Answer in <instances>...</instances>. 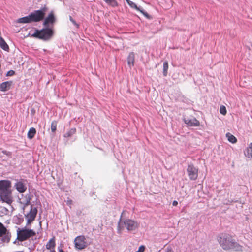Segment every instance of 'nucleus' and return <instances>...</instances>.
I'll return each instance as SVG.
<instances>
[{
    "instance_id": "1",
    "label": "nucleus",
    "mask_w": 252,
    "mask_h": 252,
    "mask_svg": "<svg viewBox=\"0 0 252 252\" xmlns=\"http://www.w3.org/2000/svg\"><path fill=\"white\" fill-rule=\"evenodd\" d=\"M217 241L223 250L242 252L243 246L240 245L231 235L227 233H221L218 236Z\"/></svg>"
},
{
    "instance_id": "2",
    "label": "nucleus",
    "mask_w": 252,
    "mask_h": 252,
    "mask_svg": "<svg viewBox=\"0 0 252 252\" xmlns=\"http://www.w3.org/2000/svg\"><path fill=\"white\" fill-rule=\"evenodd\" d=\"M0 201L9 205L13 202L11 182L9 180L0 181Z\"/></svg>"
},
{
    "instance_id": "3",
    "label": "nucleus",
    "mask_w": 252,
    "mask_h": 252,
    "mask_svg": "<svg viewBox=\"0 0 252 252\" xmlns=\"http://www.w3.org/2000/svg\"><path fill=\"white\" fill-rule=\"evenodd\" d=\"M36 232L34 230L27 228L25 227L22 228H18L17 230V240L23 242L26 241L31 237L35 236Z\"/></svg>"
},
{
    "instance_id": "4",
    "label": "nucleus",
    "mask_w": 252,
    "mask_h": 252,
    "mask_svg": "<svg viewBox=\"0 0 252 252\" xmlns=\"http://www.w3.org/2000/svg\"><path fill=\"white\" fill-rule=\"evenodd\" d=\"M53 35V31L49 28L43 29L41 30H36L31 37L44 40H49Z\"/></svg>"
},
{
    "instance_id": "5",
    "label": "nucleus",
    "mask_w": 252,
    "mask_h": 252,
    "mask_svg": "<svg viewBox=\"0 0 252 252\" xmlns=\"http://www.w3.org/2000/svg\"><path fill=\"white\" fill-rule=\"evenodd\" d=\"M45 9L35 10L29 14L31 21L32 22H37L42 21L45 15Z\"/></svg>"
},
{
    "instance_id": "6",
    "label": "nucleus",
    "mask_w": 252,
    "mask_h": 252,
    "mask_svg": "<svg viewBox=\"0 0 252 252\" xmlns=\"http://www.w3.org/2000/svg\"><path fill=\"white\" fill-rule=\"evenodd\" d=\"M75 248L81 250L85 249L88 246V243L84 235H79L76 237L74 240Z\"/></svg>"
},
{
    "instance_id": "7",
    "label": "nucleus",
    "mask_w": 252,
    "mask_h": 252,
    "mask_svg": "<svg viewBox=\"0 0 252 252\" xmlns=\"http://www.w3.org/2000/svg\"><path fill=\"white\" fill-rule=\"evenodd\" d=\"M0 237H2L3 242L9 243L10 241L11 234L5 226L0 222Z\"/></svg>"
},
{
    "instance_id": "8",
    "label": "nucleus",
    "mask_w": 252,
    "mask_h": 252,
    "mask_svg": "<svg viewBox=\"0 0 252 252\" xmlns=\"http://www.w3.org/2000/svg\"><path fill=\"white\" fill-rule=\"evenodd\" d=\"M187 173L191 180H195L198 177V169L192 164H189L187 167Z\"/></svg>"
},
{
    "instance_id": "9",
    "label": "nucleus",
    "mask_w": 252,
    "mask_h": 252,
    "mask_svg": "<svg viewBox=\"0 0 252 252\" xmlns=\"http://www.w3.org/2000/svg\"><path fill=\"white\" fill-rule=\"evenodd\" d=\"M37 213V209L36 207H31L30 211L28 213L25 217L27 219V225L28 226L35 220Z\"/></svg>"
},
{
    "instance_id": "10",
    "label": "nucleus",
    "mask_w": 252,
    "mask_h": 252,
    "mask_svg": "<svg viewBox=\"0 0 252 252\" xmlns=\"http://www.w3.org/2000/svg\"><path fill=\"white\" fill-rule=\"evenodd\" d=\"M123 224L124 226L128 231L134 230L138 227L137 223L134 220L130 219L126 220L124 221Z\"/></svg>"
},
{
    "instance_id": "11",
    "label": "nucleus",
    "mask_w": 252,
    "mask_h": 252,
    "mask_svg": "<svg viewBox=\"0 0 252 252\" xmlns=\"http://www.w3.org/2000/svg\"><path fill=\"white\" fill-rule=\"evenodd\" d=\"M14 187H15L16 190L19 193H24L26 191L27 189V187L23 182V180L21 179L20 181H18L15 184Z\"/></svg>"
},
{
    "instance_id": "12",
    "label": "nucleus",
    "mask_w": 252,
    "mask_h": 252,
    "mask_svg": "<svg viewBox=\"0 0 252 252\" xmlns=\"http://www.w3.org/2000/svg\"><path fill=\"white\" fill-rule=\"evenodd\" d=\"M126 1L131 8L135 9L136 10L140 11L146 18H150V16L149 15L147 12L145 11L144 10L140 9L139 7H137V5L135 3H134V2L129 0H126Z\"/></svg>"
},
{
    "instance_id": "13",
    "label": "nucleus",
    "mask_w": 252,
    "mask_h": 252,
    "mask_svg": "<svg viewBox=\"0 0 252 252\" xmlns=\"http://www.w3.org/2000/svg\"><path fill=\"white\" fill-rule=\"evenodd\" d=\"M46 249L49 250V252H56L55 251V237H53L51 238L46 245Z\"/></svg>"
},
{
    "instance_id": "14",
    "label": "nucleus",
    "mask_w": 252,
    "mask_h": 252,
    "mask_svg": "<svg viewBox=\"0 0 252 252\" xmlns=\"http://www.w3.org/2000/svg\"><path fill=\"white\" fill-rule=\"evenodd\" d=\"M184 122L187 125L190 126H197L200 125V122L195 118L191 119H185Z\"/></svg>"
},
{
    "instance_id": "15",
    "label": "nucleus",
    "mask_w": 252,
    "mask_h": 252,
    "mask_svg": "<svg viewBox=\"0 0 252 252\" xmlns=\"http://www.w3.org/2000/svg\"><path fill=\"white\" fill-rule=\"evenodd\" d=\"M12 81H9L4 82L0 85V90L2 92H6L9 90L12 85Z\"/></svg>"
},
{
    "instance_id": "16",
    "label": "nucleus",
    "mask_w": 252,
    "mask_h": 252,
    "mask_svg": "<svg viewBox=\"0 0 252 252\" xmlns=\"http://www.w3.org/2000/svg\"><path fill=\"white\" fill-rule=\"evenodd\" d=\"M55 19L54 14L51 13L49 14L48 16L45 19L44 22V25L47 26L49 23H53L55 22Z\"/></svg>"
},
{
    "instance_id": "17",
    "label": "nucleus",
    "mask_w": 252,
    "mask_h": 252,
    "mask_svg": "<svg viewBox=\"0 0 252 252\" xmlns=\"http://www.w3.org/2000/svg\"><path fill=\"white\" fill-rule=\"evenodd\" d=\"M17 22L22 24L32 23L29 15L19 18L17 19Z\"/></svg>"
},
{
    "instance_id": "18",
    "label": "nucleus",
    "mask_w": 252,
    "mask_h": 252,
    "mask_svg": "<svg viewBox=\"0 0 252 252\" xmlns=\"http://www.w3.org/2000/svg\"><path fill=\"white\" fill-rule=\"evenodd\" d=\"M226 136L228 140L233 143H236L237 142V138L233 135L232 134H231L229 132H228L226 134Z\"/></svg>"
},
{
    "instance_id": "19",
    "label": "nucleus",
    "mask_w": 252,
    "mask_h": 252,
    "mask_svg": "<svg viewBox=\"0 0 252 252\" xmlns=\"http://www.w3.org/2000/svg\"><path fill=\"white\" fill-rule=\"evenodd\" d=\"M36 131L35 128H34L33 127L29 129V130L28 132V134H27L28 137L30 139H32L34 137V136L36 134Z\"/></svg>"
},
{
    "instance_id": "20",
    "label": "nucleus",
    "mask_w": 252,
    "mask_h": 252,
    "mask_svg": "<svg viewBox=\"0 0 252 252\" xmlns=\"http://www.w3.org/2000/svg\"><path fill=\"white\" fill-rule=\"evenodd\" d=\"M134 54L133 52H131L129 54L127 58V62L129 65L132 64L133 65L134 63Z\"/></svg>"
},
{
    "instance_id": "21",
    "label": "nucleus",
    "mask_w": 252,
    "mask_h": 252,
    "mask_svg": "<svg viewBox=\"0 0 252 252\" xmlns=\"http://www.w3.org/2000/svg\"><path fill=\"white\" fill-rule=\"evenodd\" d=\"M0 46L5 51H8L9 49L8 45L1 37H0Z\"/></svg>"
},
{
    "instance_id": "22",
    "label": "nucleus",
    "mask_w": 252,
    "mask_h": 252,
    "mask_svg": "<svg viewBox=\"0 0 252 252\" xmlns=\"http://www.w3.org/2000/svg\"><path fill=\"white\" fill-rule=\"evenodd\" d=\"M76 131V128H73L70 129L68 131L66 132L64 135V137H71L72 135H73L75 133Z\"/></svg>"
},
{
    "instance_id": "23",
    "label": "nucleus",
    "mask_w": 252,
    "mask_h": 252,
    "mask_svg": "<svg viewBox=\"0 0 252 252\" xmlns=\"http://www.w3.org/2000/svg\"><path fill=\"white\" fill-rule=\"evenodd\" d=\"M57 121L54 120L52 122L51 124V130L53 133H55L57 129Z\"/></svg>"
},
{
    "instance_id": "24",
    "label": "nucleus",
    "mask_w": 252,
    "mask_h": 252,
    "mask_svg": "<svg viewBox=\"0 0 252 252\" xmlns=\"http://www.w3.org/2000/svg\"><path fill=\"white\" fill-rule=\"evenodd\" d=\"M105 2L108 4L111 5L113 7H116L118 6V3L116 0H104Z\"/></svg>"
},
{
    "instance_id": "25",
    "label": "nucleus",
    "mask_w": 252,
    "mask_h": 252,
    "mask_svg": "<svg viewBox=\"0 0 252 252\" xmlns=\"http://www.w3.org/2000/svg\"><path fill=\"white\" fill-rule=\"evenodd\" d=\"M247 156L248 157H252V142L249 145L247 149Z\"/></svg>"
},
{
    "instance_id": "26",
    "label": "nucleus",
    "mask_w": 252,
    "mask_h": 252,
    "mask_svg": "<svg viewBox=\"0 0 252 252\" xmlns=\"http://www.w3.org/2000/svg\"><path fill=\"white\" fill-rule=\"evenodd\" d=\"M168 69V63L167 62H165L163 63V75L165 76L167 75Z\"/></svg>"
},
{
    "instance_id": "27",
    "label": "nucleus",
    "mask_w": 252,
    "mask_h": 252,
    "mask_svg": "<svg viewBox=\"0 0 252 252\" xmlns=\"http://www.w3.org/2000/svg\"><path fill=\"white\" fill-rule=\"evenodd\" d=\"M220 112L223 115H225L227 113L226 107L223 105L221 106L220 107Z\"/></svg>"
},
{
    "instance_id": "28",
    "label": "nucleus",
    "mask_w": 252,
    "mask_h": 252,
    "mask_svg": "<svg viewBox=\"0 0 252 252\" xmlns=\"http://www.w3.org/2000/svg\"><path fill=\"white\" fill-rule=\"evenodd\" d=\"M69 20L75 26L77 27V28L79 27V25L75 22V21L72 18V17L71 16H69Z\"/></svg>"
},
{
    "instance_id": "29",
    "label": "nucleus",
    "mask_w": 252,
    "mask_h": 252,
    "mask_svg": "<svg viewBox=\"0 0 252 252\" xmlns=\"http://www.w3.org/2000/svg\"><path fill=\"white\" fill-rule=\"evenodd\" d=\"M15 74V71L14 70H11L8 71L7 72L6 76H11Z\"/></svg>"
},
{
    "instance_id": "30",
    "label": "nucleus",
    "mask_w": 252,
    "mask_h": 252,
    "mask_svg": "<svg viewBox=\"0 0 252 252\" xmlns=\"http://www.w3.org/2000/svg\"><path fill=\"white\" fill-rule=\"evenodd\" d=\"M2 153L3 154H4V155H6V156H9V157L11 156V155H12V153H11V152L7 151H6V150H3V151H2Z\"/></svg>"
},
{
    "instance_id": "31",
    "label": "nucleus",
    "mask_w": 252,
    "mask_h": 252,
    "mask_svg": "<svg viewBox=\"0 0 252 252\" xmlns=\"http://www.w3.org/2000/svg\"><path fill=\"white\" fill-rule=\"evenodd\" d=\"M145 249V247L143 245H141L139 247L138 252H144Z\"/></svg>"
},
{
    "instance_id": "32",
    "label": "nucleus",
    "mask_w": 252,
    "mask_h": 252,
    "mask_svg": "<svg viewBox=\"0 0 252 252\" xmlns=\"http://www.w3.org/2000/svg\"><path fill=\"white\" fill-rule=\"evenodd\" d=\"M121 224L119 223L118 226V233L119 234H121L122 232V229L121 228Z\"/></svg>"
},
{
    "instance_id": "33",
    "label": "nucleus",
    "mask_w": 252,
    "mask_h": 252,
    "mask_svg": "<svg viewBox=\"0 0 252 252\" xmlns=\"http://www.w3.org/2000/svg\"><path fill=\"white\" fill-rule=\"evenodd\" d=\"M165 252H174L171 248H167Z\"/></svg>"
},
{
    "instance_id": "34",
    "label": "nucleus",
    "mask_w": 252,
    "mask_h": 252,
    "mask_svg": "<svg viewBox=\"0 0 252 252\" xmlns=\"http://www.w3.org/2000/svg\"><path fill=\"white\" fill-rule=\"evenodd\" d=\"M178 204V202L177 201H175L174 200L173 202V206H177Z\"/></svg>"
},
{
    "instance_id": "35",
    "label": "nucleus",
    "mask_w": 252,
    "mask_h": 252,
    "mask_svg": "<svg viewBox=\"0 0 252 252\" xmlns=\"http://www.w3.org/2000/svg\"><path fill=\"white\" fill-rule=\"evenodd\" d=\"M72 202V201L71 200H69L67 201V204H71Z\"/></svg>"
},
{
    "instance_id": "36",
    "label": "nucleus",
    "mask_w": 252,
    "mask_h": 252,
    "mask_svg": "<svg viewBox=\"0 0 252 252\" xmlns=\"http://www.w3.org/2000/svg\"><path fill=\"white\" fill-rule=\"evenodd\" d=\"M59 252H64L63 249H59Z\"/></svg>"
}]
</instances>
